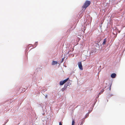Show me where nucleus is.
Wrapping results in <instances>:
<instances>
[{"label":"nucleus","instance_id":"obj_1","mask_svg":"<svg viewBox=\"0 0 125 125\" xmlns=\"http://www.w3.org/2000/svg\"><path fill=\"white\" fill-rule=\"evenodd\" d=\"M100 46H105L106 47L109 44V42L107 41V38H106L104 39L103 40L101 44L100 42Z\"/></svg>","mask_w":125,"mask_h":125},{"label":"nucleus","instance_id":"obj_2","mask_svg":"<svg viewBox=\"0 0 125 125\" xmlns=\"http://www.w3.org/2000/svg\"><path fill=\"white\" fill-rule=\"evenodd\" d=\"M101 41V40H98V41L95 42L93 44V46L94 48H95L97 50H100V42Z\"/></svg>","mask_w":125,"mask_h":125},{"label":"nucleus","instance_id":"obj_3","mask_svg":"<svg viewBox=\"0 0 125 125\" xmlns=\"http://www.w3.org/2000/svg\"><path fill=\"white\" fill-rule=\"evenodd\" d=\"M91 3L90 1L86 0L84 3L83 5L82 6V8L85 9L87 7H88Z\"/></svg>","mask_w":125,"mask_h":125},{"label":"nucleus","instance_id":"obj_4","mask_svg":"<svg viewBox=\"0 0 125 125\" xmlns=\"http://www.w3.org/2000/svg\"><path fill=\"white\" fill-rule=\"evenodd\" d=\"M44 104H42V103L40 104H39L38 105V106L39 107H41L42 108V110L43 112H46L47 111V109H46L45 107L46 106L44 107L45 109H44Z\"/></svg>","mask_w":125,"mask_h":125},{"label":"nucleus","instance_id":"obj_5","mask_svg":"<svg viewBox=\"0 0 125 125\" xmlns=\"http://www.w3.org/2000/svg\"><path fill=\"white\" fill-rule=\"evenodd\" d=\"M78 65L80 70H83V68L81 61L79 62L78 63Z\"/></svg>","mask_w":125,"mask_h":125},{"label":"nucleus","instance_id":"obj_6","mask_svg":"<svg viewBox=\"0 0 125 125\" xmlns=\"http://www.w3.org/2000/svg\"><path fill=\"white\" fill-rule=\"evenodd\" d=\"M98 50H97L94 47L92 48L91 49V52L92 53H95L96 52H97V51Z\"/></svg>","mask_w":125,"mask_h":125},{"label":"nucleus","instance_id":"obj_7","mask_svg":"<svg viewBox=\"0 0 125 125\" xmlns=\"http://www.w3.org/2000/svg\"><path fill=\"white\" fill-rule=\"evenodd\" d=\"M71 81L70 80H69L68 82H67V83L65 84L64 85L63 87L65 89L67 88V87L69 85V83Z\"/></svg>","mask_w":125,"mask_h":125},{"label":"nucleus","instance_id":"obj_8","mask_svg":"<svg viewBox=\"0 0 125 125\" xmlns=\"http://www.w3.org/2000/svg\"><path fill=\"white\" fill-rule=\"evenodd\" d=\"M38 42H35L34 44L33 45L32 44H29V45H31V47H33L34 46V48H35L37 45L38 44Z\"/></svg>","mask_w":125,"mask_h":125},{"label":"nucleus","instance_id":"obj_9","mask_svg":"<svg viewBox=\"0 0 125 125\" xmlns=\"http://www.w3.org/2000/svg\"><path fill=\"white\" fill-rule=\"evenodd\" d=\"M116 74L115 73H113L111 75V77L112 78H114L116 77Z\"/></svg>","mask_w":125,"mask_h":125},{"label":"nucleus","instance_id":"obj_10","mask_svg":"<svg viewBox=\"0 0 125 125\" xmlns=\"http://www.w3.org/2000/svg\"><path fill=\"white\" fill-rule=\"evenodd\" d=\"M106 87H105L102 90H101L99 93L98 94H99V95L98 96H97L96 98H98L99 97V96L101 94L103 93L104 92V89H105Z\"/></svg>","mask_w":125,"mask_h":125},{"label":"nucleus","instance_id":"obj_11","mask_svg":"<svg viewBox=\"0 0 125 125\" xmlns=\"http://www.w3.org/2000/svg\"><path fill=\"white\" fill-rule=\"evenodd\" d=\"M58 63V62L56 61H53L52 62V65H55L56 64H57Z\"/></svg>","mask_w":125,"mask_h":125},{"label":"nucleus","instance_id":"obj_12","mask_svg":"<svg viewBox=\"0 0 125 125\" xmlns=\"http://www.w3.org/2000/svg\"><path fill=\"white\" fill-rule=\"evenodd\" d=\"M100 50L101 51L103 50L106 47L104 46H100Z\"/></svg>","mask_w":125,"mask_h":125},{"label":"nucleus","instance_id":"obj_13","mask_svg":"<svg viewBox=\"0 0 125 125\" xmlns=\"http://www.w3.org/2000/svg\"><path fill=\"white\" fill-rule=\"evenodd\" d=\"M113 95V94H109L107 95L106 96V98L107 99H109L111 96Z\"/></svg>","mask_w":125,"mask_h":125},{"label":"nucleus","instance_id":"obj_14","mask_svg":"<svg viewBox=\"0 0 125 125\" xmlns=\"http://www.w3.org/2000/svg\"><path fill=\"white\" fill-rule=\"evenodd\" d=\"M64 83L63 80H61L59 82V84L60 86H62L63 85Z\"/></svg>","mask_w":125,"mask_h":125},{"label":"nucleus","instance_id":"obj_15","mask_svg":"<svg viewBox=\"0 0 125 125\" xmlns=\"http://www.w3.org/2000/svg\"><path fill=\"white\" fill-rule=\"evenodd\" d=\"M69 78H68L66 79H65L64 80H62L65 83L66 81H67L68 82L69 81Z\"/></svg>","mask_w":125,"mask_h":125},{"label":"nucleus","instance_id":"obj_16","mask_svg":"<svg viewBox=\"0 0 125 125\" xmlns=\"http://www.w3.org/2000/svg\"><path fill=\"white\" fill-rule=\"evenodd\" d=\"M106 91L105 92V94L106 95H107L110 93V91H107V89L106 90Z\"/></svg>","mask_w":125,"mask_h":125},{"label":"nucleus","instance_id":"obj_17","mask_svg":"<svg viewBox=\"0 0 125 125\" xmlns=\"http://www.w3.org/2000/svg\"><path fill=\"white\" fill-rule=\"evenodd\" d=\"M29 48H27L25 49V54L26 55L27 54V51L29 50Z\"/></svg>","mask_w":125,"mask_h":125},{"label":"nucleus","instance_id":"obj_18","mask_svg":"<svg viewBox=\"0 0 125 125\" xmlns=\"http://www.w3.org/2000/svg\"><path fill=\"white\" fill-rule=\"evenodd\" d=\"M84 120H82L81 122H80L79 123V124H82V125H83V123H84Z\"/></svg>","mask_w":125,"mask_h":125},{"label":"nucleus","instance_id":"obj_19","mask_svg":"<svg viewBox=\"0 0 125 125\" xmlns=\"http://www.w3.org/2000/svg\"><path fill=\"white\" fill-rule=\"evenodd\" d=\"M90 109H91V110H90V109H89V112L88 114H90L92 111L93 110V108H92V107H90Z\"/></svg>","mask_w":125,"mask_h":125},{"label":"nucleus","instance_id":"obj_20","mask_svg":"<svg viewBox=\"0 0 125 125\" xmlns=\"http://www.w3.org/2000/svg\"><path fill=\"white\" fill-rule=\"evenodd\" d=\"M75 124V122L74 121V119H73L72 122V124L73 125H74Z\"/></svg>","mask_w":125,"mask_h":125},{"label":"nucleus","instance_id":"obj_21","mask_svg":"<svg viewBox=\"0 0 125 125\" xmlns=\"http://www.w3.org/2000/svg\"><path fill=\"white\" fill-rule=\"evenodd\" d=\"M102 23H101V25H102ZM99 27H100V29L101 31H102V26L101 25H99Z\"/></svg>","mask_w":125,"mask_h":125},{"label":"nucleus","instance_id":"obj_22","mask_svg":"<svg viewBox=\"0 0 125 125\" xmlns=\"http://www.w3.org/2000/svg\"><path fill=\"white\" fill-rule=\"evenodd\" d=\"M86 25H84V26H83V30L84 31H85L86 29Z\"/></svg>","mask_w":125,"mask_h":125},{"label":"nucleus","instance_id":"obj_23","mask_svg":"<svg viewBox=\"0 0 125 125\" xmlns=\"http://www.w3.org/2000/svg\"><path fill=\"white\" fill-rule=\"evenodd\" d=\"M88 113V112L85 115V118L89 116Z\"/></svg>","mask_w":125,"mask_h":125},{"label":"nucleus","instance_id":"obj_24","mask_svg":"<svg viewBox=\"0 0 125 125\" xmlns=\"http://www.w3.org/2000/svg\"><path fill=\"white\" fill-rule=\"evenodd\" d=\"M64 58V57L63 58H62V60H61V61L60 62L61 63H62L63 62V61Z\"/></svg>","mask_w":125,"mask_h":125},{"label":"nucleus","instance_id":"obj_25","mask_svg":"<svg viewBox=\"0 0 125 125\" xmlns=\"http://www.w3.org/2000/svg\"><path fill=\"white\" fill-rule=\"evenodd\" d=\"M65 89L64 88V87L62 88L61 90V91L62 92H63L64 91Z\"/></svg>","mask_w":125,"mask_h":125},{"label":"nucleus","instance_id":"obj_26","mask_svg":"<svg viewBox=\"0 0 125 125\" xmlns=\"http://www.w3.org/2000/svg\"><path fill=\"white\" fill-rule=\"evenodd\" d=\"M109 90H108V89H107V91H110V92L111 89V87H109Z\"/></svg>","mask_w":125,"mask_h":125},{"label":"nucleus","instance_id":"obj_27","mask_svg":"<svg viewBox=\"0 0 125 125\" xmlns=\"http://www.w3.org/2000/svg\"><path fill=\"white\" fill-rule=\"evenodd\" d=\"M112 83H109V84H110V86L109 87H111V86H112Z\"/></svg>","mask_w":125,"mask_h":125},{"label":"nucleus","instance_id":"obj_28","mask_svg":"<svg viewBox=\"0 0 125 125\" xmlns=\"http://www.w3.org/2000/svg\"><path fill=\"white\" fill-rule=\"evenodd\" d=\"M95 104V103H94V104H93L92 105V108H93V107H94Z\"/></svg>","mask_w":125,"mask_h":125},{"label":"nucleus","instance_id":"obj_29","mask_svg":"<svg viewBox=\"0 0 125 125\" xmlns=\"http://www.w3.org/2000/svg\"><path fill=\"white\" fill-rule=\"evenodd\" d=\"M48 95L47 94H46L45 95V98H46L47 97Z\"/></svg>","mask_w":125,"mask_h":125},{"label":"nucleus","instance_id":"obj_30","mask_svg":"<svg viewBox=\"0 0 125 125\" xmlns=\"http://www.w3.org/2000/svg\"><path fill=\"white\" fill-rule=\"evenodd\" d=\"M59 125H62V124L60 122H59Z\"/></svg>","mask_w":125,"mask_h":125},{"label":"nucleus","instance_id":"obj_31","mask_svg":"<svg viewBox=\"0 0 125 125\" xmlns=\"http://www.w3.org/2000/svg\"><path fill=\"white\" fill-rule=\"evenodd\" d=\"M7 122H5V123H4V124H3L2 125H5L6 124V123H7Z\"/></svg>","mask_w":125,"mask_h":125},{"label":"nucleus","instance_id":"obj_32","mask_svg":"<svg viewBox=\"0 0 125 125\" xmlns=\"http://www.w3.org/2000/svg\"><path fill=\"white\" fill-rule=\"evenodd\" d=\"M102 10L103 11H104V12H105L106 11V10H105L104 9H103Z\"/></svg>","mask_w":125,"mask_h":125},{"label":"nucleus","instance_id":"obj_33","mask_svg":"<svg viewBox=\"0 0 125 125\" xmlns=\"http://www.w3.org/2000/svg\"><path fill=\"white\" fill-rule=\"evenodd\" d=\"M43 112V113H42V115H44V114H45V113H44V112Z\"/></svg>","mask_w":125,"mask_h":125},{"label":"nucleus","instance_id":"obj_34","mask_svg":"<svg viewBox=\"0 0 125 125\" xmlns=\"http://www.w3.org/2000/svg\"><path fill=\"white\" fill-rule=\"evenodd\" d=\"M78 125H82V124H79H79H78Z\"/></svg>","mask_w":125,"mask_h":125},{"label":"nucleus","instance_id":"obj_35","mask_svg":"<svg viewBox=\"0 0 125 125\" xmlns=\"http://www.w3.org/2000/svg\"><path fill=\"white\" fill-rule=\"evenodd\" d=\"M27 60H26V62H27V59H28L27 56Z\"/></svg>","mask_w":125,"mask_h":125},{"label":"nucleus","instance_id":"obj_36","mask_svg":"<svg viewBox=\"0 0 125 125\" xmlns=\"http://www.w3.org/2000/svg\"><path fill=\"white\" fill-rule=\"evenodd\" d=\"M108 99H107V102H108Z\"/></svg>","mask_w":125,"mask_h":125},{"label":"nucleus","instance_id":"obj_37","mask_svg":"<svg viewBox=\"0 0 125 125\" xmlns=\"http://www.w3.org/2000/svg\"><path fill=\"white\" fill-rule=\"evenodd\" d=\"M90 109V110H91V109H90H90Z\"/></svg>","mask_w":125,"mask_h":125},{"label":"nucleus","instance_id":"obj_38","mask_svg":"<svg viewBox=\"0 0 125 125\" xmlns=\"http://www.w3.org/2000/svg\"><path fill=\"white\" fill-rule=\"evenodd\" d=\"M71 125H73V124H72Z\"/></svg>","mask_w":125,"mask_h":125},{"label":"nucleus","instance_id":"obj_39","mask_svg":"<svg viewBox=\"0 0 125 125\" xmlns=\"http://www.w3.org/2000/svg\"><path fill=\"white\" fill-rule=\"evenodd\" d=\"M108 26H107V28H108Z\"/></svg>","mask_w":125,"mask_h":125}]
</instances>
